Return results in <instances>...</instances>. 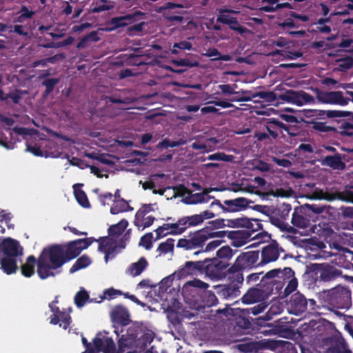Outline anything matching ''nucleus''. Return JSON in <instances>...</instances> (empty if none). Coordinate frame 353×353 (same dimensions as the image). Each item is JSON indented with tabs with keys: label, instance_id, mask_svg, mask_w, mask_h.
Returning a JSON list of instances; mask_svg holds the SVG:
<instances>
[{
	"label": "nucleus",
	"instance_id": "f257e3e1",
	"mask_svg": "<svg viewBox=\"0 0 353 353\" xmlns=\"http://www.w3.org/2000/svg\"><path fill=\"white\" fill-rule=\"evenodd\" d=\"M67 259L65 250L60 245H53L43 250L37 259V274L41 279L54 276V271L60 268Z\"/></svg>",
	"mask_w": 353,
	"mask_h": 353
},
{
	"label": "nucleus",
	"instance_id": "f03ea898",
	"mask_svg": "<svg viewBox=\"0 0 353 353\" xmlns=\"http://www.w3.org/2000/svg\"><path fill=\"white\" fill-rule=\"evenodd\" d=\"M157 209L158 207L156 203L142 205L136 213L134 225L142 230L150 227L155 219L154 212Z\"/></svg>",
	"mask_w": 353,
	"mask_h": 353
},
{
	"label": "nucleus",
	"instance_id": "7ed1b4c3",
	"mask_svg": "<svg viewBox=\"0 0 353 353\" xmlns=\"http://www.w3.org/2000/svg\"><path fill=\"white\" fill-rule=\"evenodd\" d=\"M266 276L269 278L277 276L283 279L284 283H288V285L285 289V292L286 294L293 292L297 288L298 282L296 279L294 277V272L291 268H285L282 271L280 270H273L268 272L266 274Z\"/></svg>",
	"mask_w": 353,
	"mask_h": 353
},
{
	"label": "nucleus",
	"instance_id": "20e7f679",
	"mask_svg": "<svg viewBox=\"0 0 353 353\" xmlns=\"http://www.w3.org/2000/svg\"><path fill=\"white\" fill-rule=\"evenodd\" d=\"M82 342L87 347V350L83 353H94L95 351L103 353H116L114 341L108 337H95L93 340L94 348L90 350L88 347L89 344L84 337L82 339Z\"/></svg>",
	"mask_w": 353,
	"mask_h": 353
},
{
	"label": "nucleus",
	"instance_id": "39448f33",
	"mask_svg": "<svg viewBox=\"0 0 353 353\" xmlns=\"http://www.w3.org/2000/svg\"><path fill=\"white\" fill-rule=\"evenodd\" d=\"M280 99L298 106L315 103L314 98L304 91L288 90L280 96Z\"/></svg>",
	"mask_w": 353,
	"mask_h": 353
},
{
	"label": "nucleus",
	"instance_id": "423d86ee",
	"mask_svg": "<svg viewBox=\"0 0 353 353\" xmlns=\"http://www.w3.org/2000/svg\"><path fill=\"white\" fill-rule=\"evenodd\" d=\"M315 92L317 100L322 103L345 106L349 103V99L345 98L343 93L339 91L323 92L316 89Z\"/></svg>",
	"mask_w": 353,
	"mask_h": 353
},
{
	"label": "nucleus",
	"instance_id": "0eeeda50",
	"mask_svg": "<svg viewBox=\"0 0 353 353\" xmlns=\"http://www.w3.org/2000/svg\"><path fill=\"white\" fill-rule=\"evenodd\" d=\"M58 303L57 298H56L52 302L49 304V307L52 313L50 316V323L52 325H57L59 322V316H62V323H60V327L63 329H67L71 323V317L69 312L64 311H60L59 308L57 306Z\"/></svg>",
	"mask_w": 353,
	"mask_h": 353
},
{
	"label": "nucleus",
	"instance_id": "6e6552de",
	"mask_svg": "<svg viewBox=\"0 0 353 353\" xmlns=\"http://www.w3.org/2000/svg\"><path fill=\"white\" fill-rule=\"evenodd\" d=\"M92 243V240L91 239H81L70 243L67 250H65V256L67 261L77 256L82 250L88 248Z\"/></svg>",
	"mask_w": 353,
	"mask_h": 353
},
{
	"label": "nucleus",
	"instance_id": "1a4fd4ad",
	"mask_svg": "<svg viewBox=\"0 0 353 353\" xmlns=\"http://www.w3.org/2000/svg\"><path fill=\"white\" fill-rule=\"evenodd\" d=\"M174 196L179 195L183 196V201L187 204H196L206 201L207 194L195 193L192 194L187 188L180 186L173 189Z\"/></svg>",
	"mask_w": 353,
	"mask_h": 353
},
{
	"label": "nucleus",
	"instance_id": "9d476101",
	"mask_svg": "<svg viewBox=\"0 0 353 353\" xmlns=\"http://www.w3.org/2000/svg\"><path fill=\"white\" fill-rule=\"evenodd\" d=\"M259 254L255 252H249L241 254L236 259L234 265L231 268L232 271L252 267L258 261Z\"/></svg>",
	"mask_w": 353,
	"mask_h": 353
},
{
	"label": "nucleus",
	"instance_id": "9b49d317",
	"mask_svg": "<svg viewBox=\"0 0 353 353\" xmlns=\"http://www.w3.org/2000/svg\"><path fill=\"white\" fill-rule=\"evenodd\" d=\"M188 228L186 221L184 218L179 219L174 223H164L157 229V233L159 235L181 234Z\"/></svg>",
	"mask_w": 353,
	"mask_h": 353
},
{
	"label": "nucleus",
	"instance_id": "f8f14e48",
	"mask_svg": "<svg viewBox=\"0 0 353 353\" xmlns=\"http://www.w3.org/2000/svg\"><path fill=\"white\" fill-rule=\"evenodd\" d=\"M328 296L332 303L342 305L350 299V292L344 287L337 286L329 290Z\"/></svg>",
	"mask_w": 353,
	"mask_h": 353
},
{
	"label": "nucleus",
	"instance_id": "ddd939ff",
	"mask_svg": "<svg viewBox=\"0 0 353 353\" xmlns=\"http://www.w3.org/2000/svg\"><path fill=\"white\" fill-rule=\"evenodd\" d=\"M143 15V14L141 12H137L134 14L114 17L110 21V24L112 26L111 30L132 25L138 21L139 20V17H142Z\"/></svg>",
	"mask_w": 353,
	"mask_h": 353
},
{
	"label": "nucleus",
	"instance_id": "4468645a",
	"mask_svg": "<svg viewBox=\"0 0 353 353\" xmlns=\"http://www.w3.org/2000/svg\"><path fill=\"white\" fill-rule=\"evenodd\" d=\"M248 205L247 200L244 198H237L231 200H225L221 204L223 211L228 212H236L245 210Z\"/></svg>",
	"mask_w": 353,
	"mask_h": 353
},
{
	"label": "nucleus",
	"instance_id": "2eb2a0df",
	"mask_svg": "<svg viewBox=\"0 0 353 353\" xmlns=\"http://www.w3.org/2000/svg\"><path fill=\"white\" fill-rule=\"evenodd\" d=\"M0 245L2 246L3 252L8 256H17L22 254L21 247L19 242L13 239H4L1 243L0 242Z\"/></svg>",
	"mask_w": 353,
	"mask_h": 353
},
{
	"label": "nucleus",
	"instance_id": "dca6fc26",
	"mask_svg": "<svg viewBox=\"0 0 353 353\" xmlns=\"http://www.w3.org/2000/svg\"><path fill=\"white\" fill-rule=\"evenodd\" d=\"M148 262L144 257H141L137 262L131 263L125 270L126 274L130 276H139L148 267Z\"/></svg>",
	"mask_w": 353,
	"mask_h": 353
},
{
	"label": "nucleus",
	"instance_id": "f3484780",
	"mask_svg": "<svg viewBox=\"0 0 353 353\" xmlns=\"http://www.w3.org/2000/svg\"><path fill=\"white\" fill-rule=\"evenodd\" d=\"M119 350L121 353L126 352L131 353L129 350H133L137 347V341L133 335H123L119 341Z\"/></svg>",
	"mask_w": 353,
	"mask_h": 353
},
{
	"label": "nucleus",
	"instance_id": "a211bd4d",
	"mask_svg": "<svg viewBox=\"0 0 353 353\" xmlns=\"http://www.w3.org/2000/svg\"><path fill=\"white\" fill-rule=\"evenodd\" d=\"M214 216L213 212L210 211H203L199 214H194L190 216L183 217L186 221L188 228L190 226L196 225L201 223L204 220L209 219Z\"/></svg>",
	"mask_w": 353,
	"mask_h": 353
},
{
	"label": "nucleus",
	"instance_id": "6ab92c4d",
	"mask_svg": "<svg viewBox=\"0 0 353 353\" xmlns=\"http://www.w3.org/2000/svg\"><path fill=\"white\" fill-rule=\"evenodd\" d=\"M116 248V242L110 238L103 239L99 246V251L105 253V260L108 262L110 256H114V251Z\"/></svg>",
	"mask_w": 353,
	"mask_h": 353
},
{
	"label": "nucleus",
	"instance_id": "aec40b11",
	"mask_svg": "<svg viewBox=\"0 0 353 353\" xmlns=\"http://www.w3.org/2000/svg\"><path fill=\"white\" fill-rule=\"evenodd\" d=\"M219 141L216 138H210L207 139L204 143L200 141L194 142L192 144V148L201 152H209L214 150L218 144Z\"/></svg>",
	"mask_w": 353,
	"mask_h": 353
},
{
	"label": "nucleus",
	"instance_id": "412c9836",
	"mask_svg": "<svg viewBox=\"0 0 353 353\" xmlns=\"http://www.w3.org/2000/svg\"><path fill=\"white\" fill-rule=\"evenodd\" d=\"M228 264L213 260L210 264L206 266V273L212 278L219 277L221 275V271L225 269Z\"/></svg>",
	"mask_w": 353,
	"mask_h": 353
},
{
	"label": "nucleus",
	"instance_id": "4be33fe9",
	"mask_svg": "<svg viewBox=\"0 0 353 353\" xmlns=\"http://www.w3.org/2000/svg\"><path fill=\"white\" fill-rule=\"evenodd\" d=\"M263 299V292L257 288L250 289L242 297V301L246 304H252Z\"/></svg>",
	"mask_w": 353,
	"mask_h": 353
},
{
	"label": "nucleus",
	"instance_id": "5701e85b",
	"mask_svg": "<svg viewBox=\"0 0 353 353\" xmlns=\"http://www.w3.org/2000/svg\"><path fill=\"white\" fill-rule=\"evenodd\" d=\"M259 97L261 99H265L268 102H272L276 100V94L272 92H259L255 94H252L250 97H243L239 99H234L232 101H250L252 99Z\"/></svg>",
	"mask_w": 353,
	"mask_h": 353
},
{
	"label": "nucleus",
	"instance_id": "b1692460",
	"mask_svg": "<svg viewBox=\"0 0 353 353\" xmlns=\"http://www.w3.org/2000/svg\"><path fill=\"white\" fill-rule=\"evenodd\" d=\"M111 316L114 321L125 324L129 315L128 310L125 307L119 305L113 309Z\"/></svg>",
	"mask_w": 353,
	"mask_h": 353
},
{
	"label": "nucleus",
	"instance_id": "393cba45",
	"mask_svg": "<svg viewBox=\"0 0 353 353\" xmlns=\"http://www.w3.org/2000/svg\"><path fill=\"white\" fill-rule=\"evenodd\" d=\"M279 256L278 249L273 245L267 246L262 252L263 262L265 263L276 261Z\"/></svg>",
	"mask_w": 353,
	"mask_h": 353
},
{
	"label": "nucleus",
	"instance_id": "a878e982",
	"mask_svg": "<svg viewBox=\"0 0 353 353\" xmlns=\"http://www.w3.org/2000/svg\"><path fill=\"white\" fill-rule=\"evenodd\" d=\"M323 164L333 169L343 170L345 165L339 155L327 156L323 159Z\"/></svg>",
	"mask_w": 353,
	"mask_h": 353
},
{
	"label": "nucleus",
	"instance_id": "bb28decb",
	"mask_svg": "<svg viewBox=\"0 0 353 353\" xmlns=\"http://www.w3.org/2000/svg\"><path fill=\"white\" fill-rule=\"evenodd\" d=\"M285 128V124L276 119H270L267 122L266 129L273 138H276L279 135L277 129L283 130Z\"/></svg>",
	"mask_w": 353,
	"mask_h": 353
},
{
	"label": "nucleus",
	"instance_id": "cd10ccee",
	"mask_svg": "<svg viewBox=\"0 0 353 353\" xmlns=\"http://www.w3.org/2000/svg\"><path fill=\"white\" fill-rule=\"evenodd\" d=\"M36 259L33 256L27 258L26 261L21 265V273L26 277H30L34 273Z\"/></svg>",
	"mask_w": 353,
	"mask_h": 353
},
{
	"label": "nucleus",
	"instance_id": "c85d7f7f",
	"mask_svg": "<svg viewBox=\"0 0 353 353\" xmlns=\"http://www.w3.org/2000/svg\"><path fill=\"white\" fill-rule=\"evenodd\" d=\"M0 264L1 269L8 274L15 272L17 268L16 261L8 257L0 258Z\"/></svg>",
	"mask_w": 353,
	"mask_h": 353
},
{
	"label": "nucleus",
	"instance_id": "c756f323",
	"mask_svg": "<svg viewBox=\"0 0 353 353\" xmlns=\"http://www.w3.org/2000/svg\"><path fill=\"white\" fill-rule=\"evenodd\" d=\"M290 304L294 310L299 312L303 311L306 308L307 305L306 300L304 296L298 293L292 296Z\"/></svg>",
	"mask_w": 353,
	"mask_h": 353
},
{
	"label": "nucleus",
	"instance_id": "7c9ffc66",
	"mask_svg": "<svg viewBox=\"0 0 353 353\" xmlns=\"http://www.w3.org/2000/svg\"><path fill=\"white\" fill-rule=\"evenodd\" d=\"M92 263L91 259L87 255H83L79 258L70 270V273H74L81 269L89 266Z\"/></svg>",
	"mask_w": 353,
	"mask_h": 353
},
{
	"label": "nucleus",
	"instance_id": "2f4dec72",
	"mask_svg": "<svg viewBox=\"0 0 353 353\" xmlns=\"http://www.w3.org/2000/svg\"><path fill=\"white\" fill-rule=\"evenodd\" d=\"M174 247V240L172 239H168L165 242L161 243L158 248L157 251L159 252V255L166 254L168 253H173Z\"/></svg>",
	"mask_w": 353,
	"mask_h": 353
},
{
	"label": "nucleus",
	"instance_id": "473e14b6",
	"mask_svg": "<svg viewBox=\"0 0 353 353\" xmlns=\"http://www.w3.org/2000/svg\"><path fill=\"white\" fill-rule=\"evenodd\" d=\"M203 267V263L201 261H188L187 262L184 267L181 269L182 274H192L194 271L199 270L201 269Z\"/></svg>",
	"mask_w": 353,
	"mask_h": 353
},
{
	"label": "nucleus",
	"instance_id": "72a5a7b5",
	"mask_svg": "<svg viewBox=\"0 0 353 353\" xmlns=\"http://www.w3.org/2000/svg\"><path fill=\"white\" fill-rule=\"evenodd\" d=\"M128 207L129 205L125 201L118 199L114 201V204L110 209V212L112 214H117L127 211Z\"/></svg>",
	"mask_w": 353,
	"mask_h": 353
},
{
	"label": "nucleus",
	"instance_id": "f704fd0d",
	"mask_svg": "<svg viewBox=\"0 0 353 353\" xmlns=\"http://www.w3.org/2000/svg\"><path fill=\"white\" fill-rule=\"evenodd\" d=\"M74 192L78 203L83 208H88L90 206L89 201L88 200L85 193L77 188L76 185L74 186Z\"/></svg>",
	"mask_w": 353,
	"mask_h": 353
},
{
	"label": "nucleus",
	"instance_id": "c9c22d12",
	"mask_svg": "<svg viewBox=\"0 0 353 353\" xmlns=\"http://www.w3.org/2000/svg\"><path fill=\"white\" fill-rule=\"evenodd\" d=\"M321 83L327 87L332 86L333 88H343V89L353 88V84H352V83L338 84V82L332 78H325L321 81Z\"/></svg>",
	"mask_w": 353,
	"mask_h": 353
},
{
	"label": "nucleus",
	"instance_id": "e433bc0d",
	"mask_svg": "<svg viewBox=\"0 0 353 353\" xmlns=\"http://www.w3.org/2000/svg\"><path fill=\"white\" fill-rule=\"evenodd\" d=\"M220 15L217 17V21L229 25L230 28L232 30V27H235L239 23L236 19L231 17L225 14L224 11H219Z\"/></svg>",
	"mask_w": 353,
	"mask_h": 353
},
{
	"label": "nucleus",
	"instance_id": "4c0bfd02",
	"mask_svg": "<svg viewBox=\"0 0 353 353\" xmlns=\"http://www.w3.org/2000/svg\"><path fill=\"white\" fill-rule=\"evenodd\" d=\"M322 114L326 115L329 118H342L350 117V115L352 114V112L343 110H327L322 111Z\"/></svg>",
	"mask_w": 353,
	"mask_h": 353
},
{
	"label": "nucleus",
	"instance_id": "58836bf2",
	"mask_svg": "<svg viewBox=\"0 0 353 353\" xmlns=\"http://www.w3.org/2000/svg\"><path fill=\"white\" fill-rule=\"evenodd\" d=\"M128 225V223L127 221L121 220L117 224L112 225L109 228V232L112 235H119L124 231V230L127 228Z\"/></svg>",
	"mask_w": 353,
	"mask_h": 353
},
{
	"label": "nucleus",
	"instance_id": "ea45409f",
	"mask_svg": "<svg viewBox=\"0 0 353 353\" xmlns=\"http://www.w3.org/2000/svg\"><path fill=\"white\" fill-rule=\"evenodd\" d=\"M233 254L232 250L229 246H223L216 252V256L225 260H230Z\"/></svg>",
	"mask_w": 353,
	"mask_h": 353
},
{
	"label": "nucleus",
	"instance_id": "a19ab883",
	"mask_svg": "<svg viewBox=\"0 0 353 353\" xmlns=\"http://www.w3.org/2000/svg\"><path fill=\"white\" fill-rule=\"evenodd\" d=\"M208 159L210 161H223L230 162L233 161L234 157L232 155H227L223 152H217L209 155L208 157Z\"/></svg>",
	"mask_w": 353,
	"mask_h": 353
},
{
	"label": "nucleus",
	"instance_id": "79ce46f5",
	"mask_svg": "<svg viewBox=\"0 0 353 353\" xmlns=\"http://www.w3.org/2000/svg\"><path fill=\"white\" fill-rule=\"evenodd\" d=\"M88 294L86 291L81 290L77 293L74 297V302L77 307H81L84 305L88 299Z\"/></svg>",
	"mask_w": 353,
	"mask_h": 353
},
{
	"label": "nucleus",
	"instance_id": "37998d69",
	"mask_svg": "<svg viewBox=\"0 0 353 353\" xmlns=\"http://www.w3.org/2000/svg\"><path fill=\"white\" fill-rule=\"evenodd\" d=\"M176 245L178 248H185L187 250H191V249L196 248L198 245V243H197V242H196V241L194 239L188 240L185 239H180L178 241Z\"/></svg>",
	"mask_w": 353,
	"mask_h": 353
},
{
	"label": "nucleus",
	"instance_id": "c03bdc74",
	"mask_svg": "<svg viewBox=\"0 0 353 353\" xmlns=\"http://www.w3.org/2000/svg\"><path fill=\"white\" fill-rule=\"evenodd\" d=\"M242 225L252 231H256L261 228V223L256 219H243Z\"/></svg>",
	"mask_w": 353,
	"mask_h": 353
},
{
	"label": "nucleus",
	"instance_id": "a18cd8bd",
	"mask_svg": "<svg viewBox=\"0 0 353 353\" xmlns=\"http://www.w3.org/2000/svg\"><path fill=\"white\" fill-rule=\"evenodd\" d=\"M209 285L206 283H204L200 280L198 279H194L192 281L187 282L183 288L188 289L190 287H194L200 289H206L208 288Z\"/></svg>",
	"mask_w": 353,
	"mask_h": 353
},
{
	"label": "nucleus",
	"instance_id": "49530a36",
	"mask_svg": "<svg viewBox=\"0 0 353 353\" xmlns=\"http://www.w3.org/2000/svg\"><path fill=\"white\" fill-rule=\"evenodd\" d=\"M152 235L147 234L143 236L140 240L139 245L144 247L146 250H150L152 245Z\"/></svg>",
	"mask_w": 353,
	"mask_h": 353
},
{
	"label": "nucleus",
	"instance_id": "de8ad7c7",
	"mask_svg": "<svg viewBox=\"0 0 353 353\" xmlns=\"http://www.w3.org/2000/svg\"><path fill=\"white\" fill-rule=\"evenodd\" d=\"M339 132L342 135L351 137L353 136V125L344 123L339 128Z\"/></svg>",
	"mask_w": 353,
	"mask_h": 353
},
{
	"label": "nucleus",
	"instance_id": "09e8293b",
	"mask_svg": "<svg viewBox=\"0 0 353 353\" xmlns=\"http://www.w3.org/2000/svg\"><path fill=\"white\" fill-rule=\"evenodd\" d=\"M140 183L142 184V188L144 190H148V189L152 190V191L154 194L158 193L159 194H163L164 192L165 191V190H157L155 189V185H154V182H152L151 181H145V182L140 181Z\"/></svg>",
	"mask_w": 353,
	"mask_h": 353
},
{
	"label": "nucleus",
	"instance_id": "8fccbe9b",
	"mask_svg": "<svg viewBox=\"0 0 353 353\" xmlns=\"http://www.w3.org/2000/svg\"><path fill=\"white\" fill-rule=\"evenodd\" d=\"M145 23L143 21L139 22L134 25H130L128 30L131 34H136L140 33L145 26Z\"/></svg>",
	"mask_w": 353,
	"mask_h": 353
},
{
	"label": "nucleus",
	"instance_id": "3c124183",
	"mask_svg": "<svg viewBox=\"0 0 353 353\" xmlns=\"http://www.w3.org/2000/svg\"><path fill=\"white\" fill-rule=\"evenodd\" d=\"M172 63L177 66L194 67L199 65L198 62L191 63L188 59L173 60Z\"/></svg>",
	"mask_w": 353,
	"mask_h": 353
},
{
	"label": "nucleus",
	"instance_id": "603ef678",
	"mask_svg": "<svg viewBox=\"0 0 353 353\" xmlns=\"http://www.w3.org/2000/svg\"><path fill=\"white\" fill-rule=\"evenodd\" d=\"M334 276V272L330 270H323L320 274V279L324 281L331 280Z\"/></svg>",
	"mask_w": 353,
	"mask_h": 353
},
{
	"label": "nucleus",
	"instance_id": "864d4df0",
	"mask_svg": "<svg viewBox=\"0 0 353 353\" xmlns=\"http://www.w3.org/2000/svg\"><path fill=\"white\" fill-rule=\"evenodd\" d=\"M89 168H90V172L92 173H93L94 174H95L96 176H97L98 177H99V178H101L103 176H105V178L108 177V174L105 172H104L103 170L102 169H101L99 167L95 166V165H91V166H89Z\"/></svg>",
	"mask_w": 353,
	"mask_h": 353
},
{
	"label": "nucleus",
	"instance_id": "5fc2aeb1",
	"mask_svg": "<svg viewBox=\"0 0 353 353\" xmlns=\"http://www.w3.org/2000/svg\"><path fill=\"white\" fill-rule=\"evenodd\" d=\"M120 294H121V292L119 290L113 288L108 289L103 292V296L105 299H112Z\"/></svg>",
	"mask_w": 353,
	"mask_h": 353
},
{
	"label": "nucleus",
	"instance_id": "6e6d98bb",
	"mask_svg": "<svg viewBox=\"0 0 353 353\" xmlns=\"http://www.w3.org/2000/svg\"><path fill=\"white\" fill-rule=\"evenodd\" d=\"M221 243L222 241L221 240H213L207 244L204 251L209 252L213 250L215 248H218L221 244Z\"/></svg>",
	"mask_w": 353,
	"mask_h": 353
},
{
	"label": "nucleus",
	"instance_id": "4d7b16f0",
	"mask_svg": "<svg viewBox=\"0 0 353 353\" xmlns=\"http://www.w3.org/2000/svg\"><path fill=\"white\" fill-rule=\"evenodd\" d=\"M303 114L307 117H313L317 116H323L322 110H303L302 111Z\"/></svg>",
	"mask_w": 353,
	"mask_h": 353
},
{
	"label": "nucleus",
	"instance_id": "13d9d810",
	"mask_svg": "<svg viewBox=\"0 0 353 353\" xmlns=\"http://www.w3.org/2000/svg\"><path fill=\"white\" fill-rule=\"evenodd\" d=\"M219 89L221 92L226 94H235L234 88L229 84H221L219 85Z\"/></svg>",
	"mask_w": 353,
	"mask_h": 353
},
{
	"label": "nucleus",
	"instance_id": "bf43d9fd",
	"mask_svg": "<svg viewBox=\"0 0 353 353\" xmlns=\"http://www.w3.org/2000/svg\"><path fill=\"white\" fill-rule=\"evenodd\" d=\"M174 48H177L182 50H191L192 44L191 43L187 41H183L179 43H176L174 44Z\"/></svg>",
	"mask_w": 353,
	"mask_h": 353
},
{
	"label": "nucleus",
	"instance_id": "052dcab7",
	"mask_svg": "<svg viewBox=\"0 0 353 353\" xmlns=\"http://www.w3.org/2000/svg\"><path fill=\"white\" fill-rule=\"evenodd\" d=\"M95 36V32H91L90 34H89L88 35L85 36L84 38H83L81 39V41L78 43L77 45V48H83L85 47L86 46V42L91 39V38H92L93 37Z\"/></svg>",
	"mask_w": 353,
	"mask_h": 353
},
{
	"label": "nucleus",
	"instance_id": "680f3d73",
	"mask_svg": "<svg viewBox=\"0 0 353 353\" xmlns=\"http://www.w3.org/2000/svg\"><path fill=\"white\" fill-rule=\"evenodd\" d=\"M273 161L276 163L278 165L284 167V168H288L290 166L291 163L289 160L285 159H277L276 157L273 158Z\"/></svg>",
	"mask_w": 353,
	"mask_h": 353
},
{
	"label": "nucleus",
	"instance_id": "e2e57ef3",
	"mask_svg": "<svg viewBox=\"0 0 353 353\" xmlns=\"http://www.w3.org/2000/svg\"><path fill=\"white\" fill-rule=\"evenodd\" d=\"M57 79H48L44 81V85L46 86L48 91H51L54 86L58 83Z\"/></svg>",
	"mask_w": 353,
	"mask_h": 353
},
{
	"label": "nucleus",
	"instance_id": "0e129e2a",
	"mask_svg": "<svg viewBox=\"0 0 353 353\" xmlns=\"http://www.w3.org/2000/svg\"><path fill=\"white\" fill-rule=\"evenodd\" d=\"M292 221L294 225L299 227L304 228L306 225L305 220L301 216H294Z\"/></svg>",
	"mask_w": 353,
	"mask_h": 353
},
{
	"label": "nucleus",
	"instance_id": "69168bd1",
	"mask_svg": "<svg viewBox=\"0 0 353 353\" xmlns=\"http://www.w3.org/2000/svg\"><path fill=\"white\" fill-rule=\"evenodd\" d=\"M19 14H21L26 19H30L34 14V12L29 10L26 6H22Z\"/></svg>",
	"mask_w": 353,
	"mask_h": 353
},
{
	"label": "nucleus",
	"instance_id": "338daca9",
	"mask_svg": "<svg viewBox=\"0 0 353 353\" xmlns=\"http://www.w3.org/2000/svg\"><path fill=\"white\" fill-rule=\"evenodd\" d=\"M26 150L32 153L35 156H40V157L43 156V153L39 148L32 147V146H30L29 145H28Z\"/></svg>",
	"mask_w": 353,
	"mask_h": 353
},
{
	"label": "nucleus",
	"instance_id": "774afa93",
	"mask_svg": "<svg viewBox=\"0 0 353 353\" xmlns=\"http://www.w3.org/2000/svg\"><path fill=\"white\" fill-rule=\"evenodd\" d=\"M138 286L140 288H148L154 287V285L152 284L150 280L143 279L139 283Z\"/></svg>",
	"mask_w": 353,
	"mask_h": 353
}]
</instances>
